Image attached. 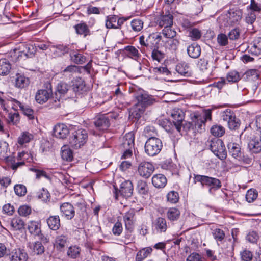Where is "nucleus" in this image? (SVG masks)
Returning <instances> with one entry per match:
<instances>
[{
	"instance_id": "obj_1",
	"label": "nucleus",
	"mask_w": 261,
	"mask_h": 261,
	"mask_svg": "<svg viewBox=\"0 0 261 261\" xmlns=\"http://www.w3.org/2000/svg\"><path fill=\"white\" fill-rule=\"evenodd\" d=\"M193 182L194 184L200 182L202 186H205L209 187L210 193L219 189L221 187V182L219 179L205 175L194 174Z\"/></svg>"
},
{
	"instance_id": "obj_2",
	"label": "nucleus",
	"mask_w": 261,
	"mask_h": 261,
	"mask_svg": "<svg viewBox=\"0 0 261 261\" xmlns=\"http://www.w3.org/2000/svg\"><path fill=\"white\" fill-rule=\"evenodd\" d=\"M87 139V130L84 129H79L72 133L70 137L69 143L72 147L78 149L86 143Z\"/></svg>"
},
{
	"instance_id": "obj_3",
	"label": "nucleus",
	"mask_w": 261,
	"mask_h": 261,
	"mask_svg": "<svg viewBox=\"0 0 261 261\" xmlns=\"http://www.w3.org/2000/svg\"><path fill=\"white\" fill-rule=\"evenodd\" d=\"M163 147L161 140L156 137H149L145 144V152L149 156H153L158 154Z\"/></svg>"
},
{
	"instance_id": "obj_4",
	"label": "nucleus",
	"mask_w": 261,
	"mask_h": 261,
	"mask_svg": "<svg viewBox=\"0 0 261 261\" xmlns=\"http://www.w3.org/2000/svg\"><path fill=\"white\" fill-rule=\"evenodd\" d=\"M211 150L220 160H225L227 157V152L223 142L219 139L211 140L210 144Z\"/></svg>"
},
{
	"instance_id": "obj_5",
	"label": "nucleus",
	"mask_w": 261,
	"mask_h": 261,
	"mask_svg": "<svg viewBox=\"0 0 261 261\" xmlns=\"http://www.w3.org/2000/svg\"><path fill=\"white\" fill-rule=\"evenodd\" d=\"M221 119L226 123L229 128L236 129L240 126V121L230 110L227 109L221 113Z\"/></svg>"
},
{
	"instance_id": "obj_6",
	"label": "nucleus",
	"mask_w": 261,
	"mask_h": 261,
	"mask_svg": "<svg viewBox=\"0 0 261 261\" xmlns=\"http://www.w3.org/2000/svg\"><path fill=\"white\" fill-rule=\"evenodd\" d=\"M184 113L179 109H173L171 114L172 121L176 130L180 132L182 126V122L184 119Z\"/></svg>"
},
{
	"instance_id": "obj_7",
	"label": "nucleus",
	"mask_w": 261,
	"mask_h": 261,
	"mask_svg": "<svg viewBox=\"0 0 261 261\" xmlns=\"http://www.w3.org/2000/svg\"><path fill=\"white\" fill-rule=\"evenodd\" d=\"M154 170L152 164L148 162H141L138 166V172L142 177L145 178H149Z\"/></svg>"
},
{
	"instance_id": "obj_8",
	"label": "nucleus",
	"mask_w": 261,
	"mask_h": 261,
	"mask_svg": "<svg viewBox=\"0 0 261 261\" xmlns=\"http://www.w3.org/2000/svg\"><path fill=\"white\" fill-rule=\"evenodd\" d=\"M10 101L13 104V109H16V108L19 107L23 114L27 116L29 119H33L34 118V110L28 106L23 105L21 102L14 98H11Z\"/></svg>"
},
{
	"instance_id": "obj_9",
	"label": "nucleus",
	"mask_w": 261,
	"mask_h": 261,
	"mask_svg": "<svg viewBox=\"0 0 261 261\" xmlns=\"http://www.w3.org/2000/svg\"><path fill=\"white\" fill-rule=\"evenodd\" d=\"M61 215L67 220L72 219L75 215V211L73 205L69 202L62 203L60 207Z\"/></svg>"
},
{
	"instance_id": "obj_10",
	"label": "nucleus",
	"mask_w": 261,
	"mask_h": 261,
	"mask_svg": "<svg viewBox=\"0 0 261 261\" xmlns=\"http://www.w3.org/2000/svg\"><path fill=\"white\" fill-rule=\"evenodd\" d=\"M69 134V129L66 125L59 123L54 126L53 136L56 138L63 139L66 138Z\"/></svg>"
},
{
	"instance_id": "obj_11",
	"label": "nucleus",
	"mask_w": 261,
	"mask_h": 261,
	"mask_svg": "<svg viewBox=\"0 0 261 261\" xmlns=\"http://www.w3.org/2000/svg\"><path fill=\"white\" fill-rule=\"evenodd\" d=\"M28 257L27 252L20 248L14 249L9 254L11 261H27Z\"/></svg>"
},
{
	"instance_id": "obj_12",
	"label": "nucleus",
	"mask_w": 261,
	"mask_h": 261,
	"mask_svg": "<svg viewBox=\"0 0 261 261\" xmlns=\"http://www.w3.org/2000/svg\"><path fill=\"white\" fill-rule=\"evenodd\" d=\"M152 227L157 233L166 232L168 225L166 220L162 217H158L152 223Z\"/></svg>"
},
{
	"instance_id": "obj_13",
	"label": "nucleus",
	"mask_w": 261,
	"mask_h": 261,
	"mask_svg": "<svg viewBox=\"0 0 261 261\" xmlns=\"http://www.w3.org/2000/svg\"><path fill=\"white\" fill-rule=\"evenodd\" d=\"M138 102L137 105L140 106L142 108H145L152 105L155 102V99L150 96L146 94H141L139 95L137 97Z\"/></svg>"
},
{
	"instance_id": "obj_14",
	"label": "nucleus",
	"mask_w": 261,
	"mask_h": 261,
	"mask_svg": "<svg viewBox=\"0 0 261 261\" xmlns=\"http://www.w3.org/2000/svg\"><path fill=\"white\" fill-rule=\"evenodd\" d=\"M95 127L100 130H105L109 127V119L106 115H101L96 118L94 122Z\"/></svg>"
},
{
	"instance_id": "obj_15",
	"label": "nucleus",
	"mask_w": 261,
	"mask_h": 261,
	"mask_svg": "<svg viewBox=\"0 0 261 261\" xmlns=\"http://www.w3.org/2000/svg\"><path fill=\"white\" fill-rule=\"evenodd\" d=\"M242 12L239 9H230L228 11V23L231 25L237 24L241 19Z\"/></svg>"
},
{
	"instance_id": "obj_16",
	"label": "nucleus",
	"mask_w": 261,
	"mask_h": 261,
	"mask_svg": "<svg viewBox=\"0 0 261 261\" xmlns=\"http://www.w3.org/2000/svg\"><path fill=\"white\" fill-rule=\"evenodd\" d=\"M51 93V91L49 89L38 90L36 93L35 99L38 103H44L50 97Z\"/></svg>"
},
{
	"instance_id": "obj_17",
	"label": "nucleus",
	"mask_w": 261,
	"mask_h": 261,
	"mask_svg": "<svg viewBox=\"0 0 261 261\" xmlns=\"http://www.w3.org/2000/svg\"><path fill=\"white\" fill-rule=\"evenodd\" d=\"M133 186L132 182L129 180H126L120 185L119 192L124 197H129L133 194Z\"/></svg>"
},
{
	"instance_id": "obj_18",
	"label": "nucleus",
	"mask_w": 261,
	"mask_h": 261,
	"mask_svg": "<svg viewBox=\"0 0 261 261\" xmlns=\"http://www.w3.org/2000/svg\"><path fill=\"white\" fill-rule=\"evenodd\" d=\"M70 90H71L70 87L66 83L62 82L58 83L56 87V91L55 93L56 95V98L59 101L61 96L65 95Z\"/></svg>"
},
{
	"instance_id": "obj_19",
	"label": "nucleus",
	"mask_w": 261,
	"mask_h": 261,
	"mask_svg": "<svg viewBox=\"0 0 261 261\" xmlns=\"http://www.w3.org/2000/svg\"><path fill=\"white\" fill-rule=\"evenodd\" d=\"M152 183L157 188H163L167 184V179L163 174H155L152 177Z\"/></svg>"
},
{
	"instance_id": "obj_20",
	"label": "nucleus",
	"mask_w": 261,
	"mask_h": 261,
	"mask_svg": "<svg viewBox=\"0 0 261 261\" xmlns=\"http://www.w3.org/2000/svg\"><path fill=\"white\" fill-rule=\"evenodd\" d=\"M229 153L234 159L240 158L242 155L241 149L240 145L236 143H229L227 145Z\"/></svg>"
},
{
	"instance_id": "obj_21",
	"label": "nucleus",
	"mask_w": 261,
	"mask_h": 261,
	"mask_svg": "<svg viewBox=\"0 0 261 261\" xmlns=\"http://www.w3.org/2000/svg\"><path fill=\"white\" fill-rule=\"evenodd\" d=\"M248 148L251 152L258 153L261 151V141L259 138L251 139L248 144Z\"/></svg>"
},
{
	"instance_id": "obj_22",
	"label": "nucleus",
	"mask_w": 261,
	"mask_h": 261,
	"mask_svg": "<svg viewBox=\"0 0 261 261\" xmlns=\"http://www.w3.org/2000/svg\"><path fill=\"white\" fill-rule=\"evenodd\" d=\"M134 136L133 133H129L125 135L123 138V141L121 147L124 149H132L134 147Z\"/></svg>"
},
{
	"instance_id": "obj_23",
	"label": "nucleus",
	"mask_w": 261,
	"mask_h": 261,
	"mask_svg": "<svg viewBox=\"0 0 261 261\" xmlns=\"http://www.w3.org/2000/svg\"><path fill=\"white\" fill-rule=\"evenodd\" d=\"M189 56L192 58H197L201 54L200 46L196 43H194L187 48Z\"/></svg>"
},
{
	"instance_id": "obj_24",
	"label": "nucleus",
	"mask_w": 261,
	"mask_h": 261,
	"mask_svg": "<svg viewBox=\"0 0 261 261\" xmlns=\"http://www.w3.org/2000/svg\"><path fill=\"white\" fill-rule=\"evenodd\" d=\"M176 70L179 74L188 77L191 74L189 65L185 62L177 64L176 67Z\"/></svg>"
},
{
	"instance_id": "obj_25",
	"label": "nucleus",
	"mask_w": 261,
	"mask_h": 261,
	"mask_svg": "<svg viewBox=\"0 0 261 261\" xmlns=\"http://www.w3.org/2000/svg\"><path fill=\"white\" fill-rule=\"evenodd\" d=\"M50 51L54 53L56 56H61L67 54L69 51V48L67 46L59 44L56 46L51 45L49 46Z\"/></svg>"
},
{
	"instance_id": "obj_26",
	"label": "nucleus",
	"mask_w": 261,
	"mask_h": 261,
	"mask_svg": "<svg viewBox=\"0 0 261 261\" xmlns=\"http://www.w3.org/2000/svg\"><path fill=\"white\" fill-rule=\"evenodd\" d=\"M47 223L49 228L53 230H57L60 228V220L59 216H50L47 219Z\"/></svg>"
},
{
	"instance_id": "obj_27",
	"label": "nucleus",
	"mask_w": 261,
	"mask_h": 261,
	"mask_svg": "<svg viewBox=\"0 0 261 261\" xmlns=\"http://www.w3.org/2000/svg\"><path fill=\"white\" fill-rule=\"evenodd\" d=\"M158 24L160 27H171L173 24V16L171 14L165 15L161 17L158 20Z\"/></svg>"
},
{
	"instance_id": "obj_28",
	"label": "nucleus",
	"mask_w": 261,
	"mask_h": 261,
	"mask_svg": "<svg viewBox=\"0 0 261 261\" xmlns=\"http://www.w3.org/2000/svg\"><path fill=\"white\" fill-rule=\"evenodd\" d=\"M30 83L29 78L23 75L17 74L15 79V86L19 88H24L27 87Z\"/></svg>"
},
{
	"instance_id": "obj_29",
	"label": "nucleus",
	"mask_w": 261,
	"mask_h": 261,
	"mask_svg": "<svg viewBox=\"0 0 261 261\" xmlns=\"http://www.w3.org/2000/svg\"><path fill=\"white\" fill-rule=\"evenodd\" d=\"M67 243V237L65 235L57 236L55 240L54 246L58 250H61L66 246Z\"/></svg>"
},
{
	"instance_id": "obj_30",
	"label": "nucleus",
	"mask_w": 261,
	"mask_h": 261,
	"mask_svg": "<svg viewBox=\"0 0 261 261\" xmlns=\"http://www.w3.org/2000/svg\"><path fill=\"white\" fill-rule=\"evenodd\" d=\"M34 138V135L28 132L21 133L17 139V142L19 145H22L25 143L30 142Z\"/></svg>"
},
{
	"instance_id": "obj_31",
	"label": "nucleus",
	"mask_w": 261,
	"mask_h": 261,
	"mask_svg": "<svg viewBox=\"0 0 261 261\" xmlns=\"http://www.w3.org/2000/svg\"><path fill=\"white\" fill-rule=\"evenodd\" d=\"M76 33L79 35H83L84 37L90 34V30L85 23H80L74 26Z\"/></svg>"
},
{
	"instance_id": "obj_32",
	"label": "nucleus",
	"mask_w": 261,
	"mask_h": 261,
	"mask_svg": "<svg viewBox=\"0 0 261 261\" xmlns=\"http://www.w3.org/2000/svg\"><path fill=\"white\" fill-rule=\"evenodd\" d=\"M11 69V66L6 59L0 60V75H7Z\"/></svg>"
},
{
	"instance_id": "obj_33",
	"label": "nucleus",
	"mask_w": 261,
	"mask_h": 261,
	"mask_svg": "<svg viewBox=\"0 0 261 261\" xmlns=\"http://www.w3.org/2000/svg\"><path fill=\"white\" fill-rule=\"evenodd\" d=\"M152 251V249L150 247L144 248L139 251L136 256V261H143L146 258Z\"/></svg>"
},
{
	"instance_id": "obj_34",
	"label": "nucleus",
	"mask_w": 261,
	"mask_h": 261,
	"mask_svg": "<svg viewBox=\"0 0 261 261\" xmlns=\"http://www.w3.org/2000/svg\"><path fill=\"white\" fill-rule=\"evenodd\" d=\"M61 156L65 161H71L73 159L72 151L69 147L64 146L61 148Z\"/></svg>"
},
{
	"instance_id": "obj_35",
	"label": "nucleus",
	"mask_w": 261,
	"mask_h": 261,
	"mask_svg": "<svg viewBox=\"0 0 261 261\" xmlns=\"http://www.w3.org/2000/svg\"><path fill=\"white\" fill-rule=\"evenodd\" d=\"M165 54L158 49L154 48L151 54V59L154 62L160 63L165 58Z\"/></svg>"
},
{
	"instance_id": "obj_36",
	"label": "nucleus",
	"mask_w": 261,
	"mask_h": 261,
	"mask_svg": "<svg viewBox=\"0 0 261 261\" xmlns=\"http://www.w3.org/2000/svg\"><path fill=\"white\" fill-rule=\"evenodd\" d=\"M252 55L257 56L261 53V37L255 39L253 45L250 49Z\"/></svg>"
},
{
	"instance_id": "obj_37",
	"label": "nucleus",
	"mask_w": 261,
	"mask_h": 261,
	"mask_svg": "<svg viewBox=\"0 0 261 261\" xmlns=\"http://www.w3.org/2000/svg\"><path fill=\"white\" fill-rule=\"evenodd\" d=\"M10 225L13 230H20L23 228L24 222L19 217H15L11 220Z\"/></svg>"
},
{
	"instance_id": "obj_38",
	"label": "nucleus",
	"mask_w": 261,
	"mask_h": 261,
	"mask_svg": "<svg viewBox=\"0 0 261 261\" xmlns=\"http://www.w3.org/2000/svg\"><path fill=\"white\" fill-rule=\"evenodd\" d=\"M8 144L5 142H0V160L7 159L9 156Z\"/></svg>"
},
{
	"instance_id": "obj_39",
	"label": "nucleus",
	"mask_w": 261,
	"mask_h": 261,
	"mask_svg": "<svg viewBox=\"0 0 261 261\" xmlns=\"http://www.w3.org/2000/svg\"><path fill=\"white\" fill-rule=\"evenodd\" d=\"M240 79L241 76L238 72L231 71L227 74L225 81L228 83H234L238 82Z\"/></svg>"
},
{
	"instance_id": "obj_40",
	"label": "nucleus",
	"mask_w": 261,
	"mask_h": 261,
	"mask_svg": "<svg viewBox=\"0 0 261 261\" xmlns=\"http://www.w3.org/2000/svg\"><path fill=\"white\" fill-rule=\"evenodd\" d=\"M180 215L179 211L175 207L170 208L167 213V217L170 221H176L178 219Z\"/></svg>"
},
{
	"instance_id": "obj_41",
	"label": "nucleus",
	"mask_w": 261,
	"mask_h": 261,
	"mask_svg": "<svg viewBox=\"0 0 261 261\" xmlns=\"http://www.w3.org/2000/svg\"><path fill=\"white\" fill-rule=\"evenodd\" d=\"M137 189L139 194L143 195H147L149 190L147 182L142 180L138 181Z\"/></svg>"
},
{
	"instance_id": "obj_42",
	"label": "nucleus",
	"mask_w": 261,
	"mask_h": 261,
	"mask_svg": "<svg viewBox=\"0 0 261 261\" xmlns=\"http://www.w3.org/2000/svg\"><path fill=\"white\" fill-rule=\"evenodd\" d=\"M34 253L37 255L42 254L44 252V247L40 242L37 241L30 246Z\"/></svg>"
},
{
	"instance_id": "obj_43",
	"label": "nucleus",
	"mask_w": 261,
	"mask_h": 261,
	"mask_svg": "<svg viewBox=\"0 0 261 261\" xmlns=\"http://www.w3.org/2000/svg\"><path fill=\"white\" fill-rule=\"evenodd\" d=\"M29 232L33 234L39 236L41 233L40 225L36 222H31L28 225Z\"/></svg>"
},
{
	"instance_id": "obj_44",
	"label": "nucleus",
	"mask_w": 261,
	"mask_h": 261,
	"mask_svg": "<svg viewBox=\"0 0 261 261\" xmlns=\"http://www.w3.org/2000/svg\"><path fill=\"white\" fill-rule=\"evenodd\" d=\"M81 249L76 246H72L69 247L67 254L72 258H76L80 256Z\"/></svg>"
},
{
	"instance_id": "obj_45",
	"label": "nucleus",
	"mask_w": 261,
	"mask_h": 261,
	"mask_svg": "<svg viewBox=\"0 0 261 261\" xmlns=\"http://www.w3.org/2000/svg\"><path fill=\"white\" fill-rule=\"evenodd\" d=\"M70 57L72 61L77 64H82L86 60V58L83 55L76 52L71 53Z\"/></svg>"
},
{
	"instance_id": "obj_46",
	"label": "nucleus",
	"mask_w": 261,
	"mask_h": 261,
	"mask_svg": "<svg viewBox=\"0 0 261 261\" xmlns=\"http://www.w3.org/2000/svg\"><path fill=\"white\" fill-rule=\"evenodd\" d=\"M189 36L192 41L199 40L202 36L201 31L197 28H191L189 30Z\"/></svg>"
},
{
	"instance_id": "obj_47",
	"label": "nucleus",
	"mask_w": 261,
	"mask_h": 261,
	"mask_svg": "<svg viewBox=\"0 0 261 261\" xmlns=\"http://www.w3.org/2000/svg\"><path fill=\"white\" fill-rule=\"evenodd\" d=\"M144 111V108H142L140 106L136 104L130 111V115L136 119H138L141 117Z\"/></svg>"
},
{
	"instance_id": "obj_48",
	"label": "nucleus",
	"mask_w": 261,
	"mask_h": 261,
	"mask_svg": "<svg viewBox=\"0 0 261 261\" xmlns=\"http://www.w3.org/2000/svg\"><path fill=\"white\" fill-rule=\"evenodd\" d=\"M211 134L214 136L220 137L225 133V128L220 125H214L211 129Z\"/></svg>"
},
{
	"instance_id": "obj_49",
	"label": "nucleus",
	"mask_w": 261,
	"mask_h": 261,
	"mask_svg": "<svg viewBox=\"0 0 261 261\" xmlns=\"http://www.w3.org/2000/svg\"><path fill=\"white\" fill-rule=\"evenodd\" d=\"M162 33L165 37L169 39H172L176 35V32L172 28V26L165 27Z\"/></svg>"
},
{
	"instance_id": "obj_50",
	"label": "nucleus",
	"mask_w": 261,
	"mask_h": 261,
	"mask_svg": "<svg viewBox=\"0 0 261 261\" xmlns=\"http://www.w3.org/2000/svg\"><path fill=\"white\" fill-rule=\"evenodd\" d=\"M117 17L115 15L109 16L107 17L106 22V26L109 29H118V26H116Z\"/></svg>"
},
{
	"instance_id": "obj_51",
	"label": "nucleus",
	"mask_w": 261,
	"mask_h": 261,
	"mask_svg": "<svg viewBox=\"0 0 261 261\" xmlns=\"http://www.w3.org/2000/svg\"><path fill=\"white\" fill-rule=\"evenodd\" d=\"M150 70L151 72L156 74H162L168 76L171 74V72L166 67H153L150 68Z\"/></svg>"
},
{
	"instance_id": "obj_52",
	"label": "nucleus",
	"mask_w": 261,
	"mask_h": 261,
	"mask_svg": "<svg viewBox=\"0 0 261 261\" xmlns=\"http://www.w3.org/2000/svg\"><path fill=\"white\" fill-rule=\"evenodd\" d=\"M213 236L217 242L222 241L225 236L223 230L219 228H216L213 232Z\"/></svg>"
},
{
	"instance_id": "obj_53",
	"label": "nucleus",
	"mask_w": 261,
	"mask_h": 261,
	"mask_svg": "<svg viewBox=\"0 0 261 261\" xmlns=\"http://www.w3.org/2000/svg\"><path fill=\"white\" fill-rule=\"evenodd\" d=\"M128 52V56L133 59H136L139 56L138 49L133 46H127L125 48Z\"/></svg>"
},
{
	"instance_id": "obj_54",
	"label": "nucleus",
	"mask_w": 261,
	"mask_h": 261,
	"mask_svg": "<svg viewBox=\"0 0 261 261\" xmlns=\"http://www.w3.org/2000/svg\"><path fill=\"white\" fill-rule=\"evenodd\" d=\"M131 27L134 31L139 32L143 27V22L139 19H134L131 22Z\"/></svg>"
},
{
	"instance_id": "obj_55",
	"label": "nucleus",
	"mask_w": 261,
	"mask_h": 261,
	"mask_svg": "<svg viewBox=\"0 0 261 261\" xmlns=\"http://www.w3.org/2000/svg\"><path fill=\"white\" fill-rule=\"evenodd\" d=\"M8 117V122L13 125H16L20 120L19 115L18 113H10Z\"/></svg>"
},
{
	"instance_id": "obj_56",
	"label": "nucleus",
	"mask_w": 261,
	"mask_h": 261,
	"mask_svg": "<svg viewBox=\"0 0 261 261\" xmlns=\"http://www.w3.org/2000/svg\"><path fill=\"white\" fill-rule=\"evenodd\" d=\"M168 201L171 203H176L179 199V196L177 192L175 191H170L167 195Z\"/></svg>"
},
{
	"instance_id": "obj_57",
	"label": "nucleus",
	"mask_w": 261,
	"mask_h": 261,
	"mask_svg": "<svg viewBox=\"0 0 261 261\" xmlns=\"http://www.w3.org/2000/svg\"><path fill=\"white\" fill-rule=\"evenodd\" d=\"M217 40L218 43L220 46H224L227 45L228 44V37L226 35L223 33H220L218 35Z\"/></svg>"
},
{
	"instance_id": "obj_58",
	"label": "nucleus",
	"mask_w": 261,
	"mask_h": 261,
	"mask_svg": "<svg viewBox=\"0 0 261 261\" xmlns=\"http://www.w3.org/2000/svg\"><path fill=\"white\" fill-rule=\"evenodd\" d=\"M241 258L243 261H251L253 258L252 253L247 249H245L240 252Z\"/></svg>"
},
{
	"instance_id": "obj_59",
	"label": "nucleus",
	"mask_w": 261,
	"mask_h": 261,
	"mask_svg": "<svg viewBox=\"0 0 261 261\" xmlns=\"http://www.w3.org/2000/svg\"><path fill=\"white\" fill-rule=\"evenodd\" d=\"M14 191L16 195L22 196L26 194L27 188L23 185H17L14 186Z\"/></svg>"
},
{
	"instance_id": "obj_60",
	"label": "nucleus",
	"mask_w": 261,
	"mask_h": 261,
	"mask_svg": "<svg viewBox=\"0 0 261 261\" xmlns=\"http://www.w3.org/2000/svg\"><path fill=\"white\" fill-rule=\"evenodd\" d=\"M257 197V193L254 190H249L246 194V199L248 202H253Z\"/></svg>"
},
{
	"instance_id": "obj_61",
	"label": "nucleus",
	"mask_w": 261,
	"mask_h": 261,
	"mask_svg": "<svg viewBox=\"0 0 261 261\" xmlns=\"http://www.w3.org/2000/svg\"><path fill=\"white\" fill-rule=\"evenodd\" d=\"M258 238V235L257 232L252 231L249 232V233L247 235L246 240L250 243H255L257 242Z\"/></svg>"
},
{
	"instance_id": "obj_62",
	"label": "nucleus",
	"mask_w": 261,
	"mask_h": 261,
	"mask_svg": "<svg viewBox=\"0 0 261 261\" xmlns=\"http://www.w3.org/2000/svg\"><path fill=\"white\" fill-rule=\"evenodd\" d=\"M18 211L20 215L27 216L31 214V208L29 206L24 205L20 206Z\"/></svg>"
},
{
	"instance_id": "obj_63",
	"label": "nucleus",
	"mask_w": 261,
	"mask_h": 261,
	"mask_svg": "<svg viewBox=\"0 0 261 261\" xmlns=\"http://www.w3.org/2000/svg\"><path fill=\"white\" fill-rule=\"evenodd\" d=\"M122 225L121 222H117L114 225L112 232L115 236H119L122 231Z\"/></svg>"
},
{
	"instance_id": "obj_64",
	"label": "nucleus",
	"mask_w": 261,
	"mask_h": 261,
	"mask_svg": "<svg viewBox=\"0 0 261 261\" xmlns=\"http://www.w3.org/2000/svg\"><path fill=\"white\" fill-rule=\"evenodd\" d=\"M186 261H204V260L198 253H192L188 256Z\"/></svg>"
}]
</instances>
